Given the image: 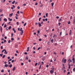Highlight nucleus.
<instances>
[{
  "label": "nucleus",
  "instance_id": "nucleus-1",
  "mask_svg": "<svg viewBox=\"0 0 75 75\" xmlns=\"http://www.w3.org/2000/svg\"><path fill=\"white\" fill-rule=\"evenodd\" d=\"M53 69L50 71V72L52 74V75L53 74V73H54V66H52Z\"/></svg>",
  "mask_w": 75,
  "mask_h": 75
},
{
  "label": "nucleus",
  "instance_id": "nucleus-2",
  "mask_svg": "<svg viewBox=\"0 0 75 75\" xmlns=\"http://www.w3.org/2000/svg\"><path fill=\"white\" fill-rule=\"evenodd\" d=\"M20 31H21V32H21L20 33H21V35H23V33H24V31L23 30V28H21L20 30Z\"/></svg>",
  "mask_w": 75,
  "mask_h": 75
},
{
  "label": "nucleus",
  "instance_id": "nucleus-3",
  "mask_svg": "<svg viewBox=\"0 0 75 75\" xmlns=\"http://www.w3.org/2000/svg\"><path fill=\"white\" fill-rule=\"evenodd\" d=\"M4 51H5L4 52V54H7V50H6V49L3 50L2 51V52H4Z\"/></svg>",
  "mask_w": 75,
  "mask_h": 75
},
{
  "label": "nucleus",
  "instance_id": "nucleus-4",
  "mask_svg": "<svg viewBox=\"0 0 75 75\" xmlns=\"http://www.w3.org/2000/svg\"><path fill=\"white\" fill-rule=\"evenodd\" d=\"M72 34V30H70L69 33V35H71Z\"/></svg>",
  "mask_w": 75,
  "mask_h": 75
},
{
  "label": "nucleus",
  "instance_id": "nucleus-5",
  "mask_svg": "<svg viewBox=\"0 0 75 75\" xmlns=\"http://www.w3.org/2000/svg\"><path fill=\"white\" fill-rule=\"evenodd\" d=\"M13 13H12L11 14H10L9 15L10 17H11L12 16H13Z\"/></svg>",
  "mask_w": 75,
  "mask_h": 75
},
{
  "label": "nucleus",
  "instance_id": "nucleus-6",
  "mask_svg": "<svg viewBox=\"0 0 75 75\" xmlns=\"http://www.w3.org/2000/svg\"><path fill=\"white\" fill-rule=\"evenodd\" d=\"M38 24L39 25V26L40 27L41 26V23H40L39 22L38 23Z\"/></svg>",
  "mask_w": 75,
  "mask_h": 75
},
{
  "label": "nucleus",
  "instance_id": "nucleus-7",
  "mask_svg": "<svg viewBox=\"0 0 75 75\" xmlns=\"http://www.w3.org/2000/svg\"><path fill=\"white\" fill-rule=\"evenodd\" d=\"M2 27H1V26H0V30H1V33H2Z\"/></svg>",
  "mask_w": 75,
  "mask_h": 75
},
{
  "label": "nucleus",
  "instance_id": "nucleus-8",
  "mask_svg": "<svg viewBox=\"0 0 75 75\" xmlns=\"http://www.w3.org/2000/svg\"><path fill=\"white\" fill-rule=\"evenodd\" d=\"M16 69V67H14L13 68V69H12L13 71H15V70Z\"/></svg>",
  "mask_w": 75,
  "mask_h": 75
},
{
  "label": "nucleus",
  "instance_id": "nucleus-9",
  "mask_svg": "<svg viewBox=\"0 0 75 75\" xmlns=\"http://www.w3.org/2000/svg\"><path fill=\"white\" fill-rule=\"evenodd\" d=\"M4 21H5L6 22V21H7V19H6V18H5L4 19Z\"/></svg>",
  "mask_w": 75,
  "mask_h": 75
},
{
  "label": "nucleus",
  "instance_id": "nucleus-10",
  "mask_svg": "<svg viewBox=\"0 0 75 75\" xmlns=\"http://www.w3.org/2000/svg\"><path fill=\"white\" fill-rule=\"evenodd\" d=\"M9 68H11V67H13V65H12V64H11L9 65Z\"/></svg>",
  "mask_w": 75,
  "mask_h": 75
},
{
  "label": "nucleus",
  "instance_id": "nucleus-11",
  "mask_svg": "<svg viewBox=\"0 0 75 75\" xmlns=\"http://www.w3.org/2000/svg\"><path fill=\"white\" fill-rule=\"evenodd\" d=\"M15 2H16V1H13V2H12V4H14V3H15Z\"/></svg>",
  "mask_w": 75,
  "mask_h": 75
},
{
  "label": "nucleus",
  "instance_id": "nucleus-12",
  "mask_svg": "<svg viewBox=\"0 0 75 75\" xmlns=\"http://www.w3.org/2000/svg\"><path fill=\"white\" fill-rule=\"evenodd\" d=\"M29 47H27V52H28V51H29Z\"/></svg>",
  "mask_w": 75,
  "mask_h": 75
},
{
  "label": "nucleus",
  "instance_id": "nucleus-13",
  "mask_svg": "<svg viewBox=\"0 0 75 75\" xmlns=\"http://www.w3.org/2000/svg\"><path fill=\"white\" fill-rule=\"evenodd\" d=\"M4 67H8V65L7 64H6L4 65Z\"/></svg>",
  "mask_w": 75,
  "mask_h": 75
},
{
  "label": "nucleus",
  "instance_id": "nucleus-14",
  "mask_svg": "<svg viewBox=\"0 0 75 75\" xmlns=\"http://www.w3.org/2000/svg\"><path fill=\"white\" fill-rule=\"evenodd\" d=\"M11 26H9L8 29V30H10V29H11Z\"/></svg>",
  "mask_w": 75,
  "mask_h": 75
},
{
  "label": "nucleus",
  "instance_id": "nucleus-15",
  "mask_svg": "<svg viewBox=\"0 0 75 75\" xmlns=\"http://www.w3.org/2000/svg\"><path fill=\"white\" fill-rule=\"evenodd\" d=\"M57 37V35H54V36H53V38H54V37Z\"/></svg>",
  "mask_w": 75,
  "mask_h": 75
},
{
  "label": "nucleus",
  "instance_id": "nucleus-16",
  "mask_svg": "<svg viewBox=\"0 0 75 75\" xmlns=\"http://www.w3.org/2000/svg\"><path fill=\"white\" fill-rule=\"evenodd\" d=\"M66 62H67V59H65L64 60V63H66Z\"/></svg>",
  "mask_w": 75,
  "mask_h": 75
},
{
  "label": "nucleus",
  "instance_id": "nucleus-17",
  "mask_svg": "<svg viewBox=\"0 0 75 75\" xmlns=\"http://www.w3.org/2000/svg\"><path fill=\"white\" fill-rule=\"evenodd\" d=\"M54 3H51V5H52V7H53V6H54Z\"/></svg>",
  "mask_w": 75,
  "mask_h": 75
},
{
  "label": "nucleus",
  "instance_id": "nucleus-18",
  "mask_svg": "<svg viewBox=\"0 0 75 75\" xmlns=\"http://www.w3.org/2000/svg\"><path fill=\"white\" fill-rule=\"evenodd\" d=\"M26 59L27 60H28V57H26Z\"/></svg>",
  "mask_w": 75,
  "mask_h": 75
},
{
  "label": "nucleus",
  "instance_id": "nucleus-19",
  "mask_svg": "<svg viewBox=\"0 0 75 75\" xmlns=\"http://www.w3.org/2000/svg\"><path fill=\"white\" fill-rule=\"evenodd\" d=\"M69 74H70V72L69 71L67 72V75H69Z\"/></svg>",
  "mask_w": 75,
  "mask_h": 75
},
{
  "label": "nucleus",
  "instance_id": "nucleus-20",
  "mask_svg": "<svg viewBox=\"0 0 75 75\" xmlns=\"http://www.w3.org/2000/svg\"><path fill=\"white\" fill-rule=\"evenodd\" d=\"M5 57H6V55H4L2 57V58H5Z\"/></svg>",
  "mask_w": 75,
  "mask_h": 75
},
{
  "label": "nucleus",
  "instance_id": "nucleus-21",
  "mask_svg": "<svg viewBox=\"0 0 75 75\" xmlns=\"http://www.w3.org/2000/svg\"><path fill=\"white\" fill-rule=\"evenodd\" d=\"M6 27H7V25L5 24L4 25V28H6Z\"/></svg>",
  "mask_w": 75,
  "mask_h": 75
},
{
  "label": "nucleus",
  "instance_id": "nucleus-22",
  "mask_svg": "<svg viewBox=\"0 0 75 75\" xmlns=\"http://www.w3.org/2000/svg\"><path fill=\"white\" fill-rule=\"evenodd\" d=\"M44 59H45V57H43L42 58V61L44 60Z\"/></svg>",
  "mask_w": 75,
  "mask_h": 75
},
{
  "label": "nucleus",
  "instance_id": "nucleus-23",
  "mask_svg": "<svg viewBox=\"0 0 75 75\" xmlns=\"http://www.w3.org/2000/svg\"><path fill=\"white\" fill-rule=\"evenodd\" d=\"M53 41H54V40L53 39H52L51 40V42H52V43H53Z\"/></svg>",
  "mask_w": 75,
  "mask_h": 75
},
{
  "label": "nucleus",
  "instance_id": "nucleus-24",
  "mask_svg": "<svg viewBox=\"0 0 75 75\" xmlns=\"http://www.w3.org/2000/svg\"><path fill=\"white\" fill-rule=\"evenodd\" d=\"M16 24L17 25H19V23H18V22H17L16 23Z\"/></svg>",
  "mask_w": 75,
  "mask_h": 75
},
{
  "label": "nucleus",
  "instance_id": "nucleus-25",
  "mask_svg": "<svg viewBox=\"0 0 75 75\" xmlns=\"http://www.w3.org/2000/svg\"><path fill=\"white\" fill-rule=\"evenodd\" d=\"M11 42V41L10 40H9L8 41V43H9V44H10V43Z\"/></svg>",
  "mask_w": 75,
  "mask_h": 75
},
{
  "label": "nucleus",
  "instance_id": "nucleus-26",
  "mask_svg": "<svg viewBox=\"0 0 75 75\" xmlns=\"http://www.w3.org/2000/svg\"><path fill=\"white\" fill-rule=\"evenodd\" d=\"M3 46H1V50H3Z\"/></svg>",
  "mask_w": 75,
  "mask_h": 75
},
{
  "label": "nucleus",
  "instance_id": "nucleus-27",
  "mask_svg": "<svg viewBox=\"0 0 75 75\" xmlns=\"http://www.w3.org/2000/svg\"><path fill=\"white\" fill-rule=\"evenodd\" d=\"M4 35H5L4 34H2V37H4Z\"/></svg>",
  "mask_w": 75,
  "mask_h": 75
},
{
  "label": "nucleus",
  "instance_id": "nucleus-28",
  "mask_svg": "<svg viewBox=\"0 0 75 75\" xmlns=\"http://www.w3.org/2000/svg\"><path fill=\"white\" fill-rule=\"evenodd\" d=\"M12 60V59H10L8 60V62H9L10 61H11Z\"/></svg>",
  "mask_w": 75,
  "mask_h": 75
},
{
  "label": "nucleus",
  "instance_id": "nucleus-29",
  "mask_svg": "<svg viewBox=\"0 0 75 75\" xmlns=\"http://www.w3.org/2000/svg\"><path fill=\"white\" fill-rule=\"evenodd\" d=\"M1 72H4V70H1Z\"/></svg>",
  "mask_w": 75,
  "mask_h": 75
},
{
  "label": "nucleus",
  "instance_id": "nucleus-30",
  "mask_svg": "<svg viewBox=\"0 0 75 75\" xmlns=\"http://www.w3.org/2000/svg\"><path fill=\"white\" fill-rule=\"evenodd\" d=\"M64 58H63V59H62V61L63 63H64Z\"/></svg>",
  "mask_w": 75,
  "mask_h": 75
},
{
  "label": "nucleus",
  "instance_id": "nucleus-31",
  "mask_svg": "<svg viewBox=\"0 0 75 75\" xmlns=\"http://www.w3.org/2000/svg\"><path fill=\"white\" fill-rule=\"evenodd\" d=\"M41 18L40 17V18L39 19V21H40V20H41Z\"/></svg>",
  "mask_w": 75,
  "mask_h": 75
},
{
  "label": "nucleus",
  "instance_id": "nucleus-32",
  "mask_svg": "<svg viewBox=\"0 0 75 75\" xmlns=\"http://www.w3.org/2000/svg\"><path fill=\"white\" fill-rule=\"evenodd\" d=\"M46 16L47 17H48V13H46Z\"/></svg>",
  "mask_w": 75,
  "mask_h": 75
},
{
  "label": "nucleus",
  "instance_id": "nucleus-33",
  "mask_svg": "<svg viewBox=\"0 0 75 75\" xmlns=\"http://www.w3.org/2000/svg\"><path fill=\"white\" fill-rule=\"evenodd\" d=\"M41 64L40 65L39 68V69H41Z\"/></svg>",
  "mask_w": 75,
  "mask_h": 75
},
{
  "label": "nucleus",
  "instance_id": "nucleus-34",
  "mask_svg": "<svg viewBox=\"0 0 75 75\" xmlns=\"http://www.w3.org/2000/svg\"><path fill=\"white\" fill-rule=\"evenodd\" d=\"M41 63V62H38V65H39L40 64V63Z\"/></svg>",
  "mask_w": 75,
  "mask_h": 75
},
{
  "label": "nucleus",
  "instance_id": "nucleus-35",
  "mask_svg": "<svg viewBox=\"0 0 75 75\" xmlns=\"http://www.w3.org/2000/svg\"><path fill=\"white\" fill-rule=\"evenodd\" d=\"M37 32H38V34H39L40 33V31L38 30L37 31Z\"/></svg>",
  "mask_w": 75,
  "mask_h": 75
},
{
  "label": "nucleus",
  "instance_id": "nucleus-36",
  "mask_svg": "<svg viewBox=\"0 0 75 75\" xmlns=\"http://www.w3.org/2000/svg\"><path fill=\"white\" fill-rule=\"evenodd\" d=\"M40 48H41V47H39V48H38L37 50H40Z\"/></svg>",
  "mask_w": 75,
  "mask_h": 75
},
{
  "label": "nucleus",
  "instance_id": "nucleus-37",
  "mask_svg": "<svg viewBox=\"0 0 75 75\" xmlns=\"http://www.w3.org/2000/svg\"><path fill=\"white\" fill-rule=\"evenodd\" d=\"M37 64H38V63H36L35 64V66H37Z\"/></svg>",
  "mask_w": 75,
  "mask_h": 75
},
{
  "label": "nucleus",
  "instance_id": "nucleus-38",
  "mask_svg": "<svg viewBox=\"0 0 75 75\" xmlns=\"http://www.w3.org/2000/svg\"><path fill=\"white\" fill-rule=\"evenodd\" d=\"M3 54H0V56H1V57H3Z\"/></svg>",
  "mask_w": 75,
  "mask_h": 75
},
{
  "label": "nucleus",
  "instance_id": "nucleus-39",
  "mask_svg": "<svg viewBox=\"0 0 75 75\" xmlns=\"http://www.w3.org/2000/svg\"><path fill=\"white\" fill-rule=\"evenodd\" d=\"M3 11V10L2 9H0V12H2Z\"/></svg>",
  "mask_w": 75,
  "mask_h": 75
},
{
  "label": "nucleus",
  "instance_id": "nucleus-40",
  "mask_svg": "<svg viewBox=\"0 0 75 75\" xmlns=\"http://www.w3.org/2000/svg\"><path fill=\"white\" fill-rule=\"evenodd\" d=\"M20 13L21 14H23V11H21Z\"/></svg>",
  "mask_w": 75,
  "mask_h": 75
},
{
  "label": "nucleus",
  "instance_id": "nucleus-41",
  "mask_svg": "<svg viewBox=\"0 0 75 75\" xmlns=\"http://www.w3.org/2000/svg\"><path fill=\"white\" fill-rule=\"evenodd\" d=\"M11 40H12V41H13V40H14V38H11Z\"/></svg>",
  "mask_w": 75,
  "mask_h": 75
},
{
  "label": "nucleus",
  "instance_id": "nucleus-42",
  "mask_svg": "<svg viewBox=\"0 0 75 75\" xmlns=\"http://www.w3.org/2000/svg\"><path fill=\"white\" fill-rule=\"evenodd\" d=\"M13 31H15L16 30H15V29H14V28H13Z\"/></svg>",
  "mask_w": 75,
  "mask_h": 75
},
{
  "label": "nucleus",
  "instance_id": "nucleus-43",
  "mask_svg": "<svg viewBox=\"0 0 75 75\" xmlns=\"http://www.w3.org/2000/svg\"><path fill=\"white\" fill-rule=\"evenodd\" d=\"M15 18H16V19L17 20L18 19V17H17V16H15Z\"/></svg>",
  "mask_w": 75,
  "mask_h": 75
},
{
  "label": "nucleus",
  "instance_id": "nucleus-44",
  "mask_svg": "<svg viewBox=\"0 0 75 75\" xmlns=\"http://www.w3.org/2000/svg\"><path fill=\"white\" fill-rule=\"evenodd\" d=\"M73 71L75 72V68H74V69L73 70Z\"/></svg>",
  "mask_w": 75,
  "mask_h": 75
},
{
  "label": "nucleus",
  "instance_id": "nucleus-45",
  "mask_svg": "<svg viewBox=\"0 0 75 75\" xmlns=\"http://www.w3.org/2000/svg\"><path fill=\"white\" fill-rule=\"evenodd\" d=\"M24 54H25V55H27V52H25L24 53Z\"/></svg>",
  "mask_w": 75,
  "mask_h": 75
},
{
  "label": "nucleus",
  "instance_id": "nucleus-46",
  "mask_svg": "<svg viewBox=\"0 0 75 75\" xmlns=\"http://www.w3.org/2000/svg\"><path fill=\"white\" fill-rule=\"evenodd\" d=\"M2 16H3V14H1V15H0V17H1Z\"/></svg>",
  "mask_w": 75,
  "mask_h": 75
},
{
  "label": "nucleus",
  "instance_id": "nucleus-47",
  "mask_svg": "<svg viewBox=\"0 0 75 75\" xmlns=\"http://www.w3.org/2000/svg\"><path fill=\"white\" fill-rule=\"evenodd\" d=\"M38 5V3H36L35 4V5L36 6H37V5Z\"/></svg>",
  "mask_w": 75,
  "mask_h": 75
},
{
  "label": "nucleus",
  "instance_id": "nucleus-48",
  "mask_svg": "<svg viewBox=\"0 0 75 75\" xmlns=\"http://www.w3.org/2000/svg\"><path fill=\"white\" fill-rule=\"evenodd\" d=\"M26 24H27V23H25L24 24V25H23L24 26H25V25H26Z\"/></svg>",
  "mask_w": 75,
  "mask_h": 75
},
{
  "label": "nucleus",
  "instance_id": "nucleus-49",
  "mask_svg": "<svg viewBox=\"0 0 75 75\" xmlns=\"http://www.w3.org/2000/svg\"><path fill=\"white\" fill-rule=\"evenodd\" d=\"M28 61L29 62H31V60H30V59H29L28 60Z\"/></svg>",
  "mask_w": 75,
  "mask_h": 75
},
{
  "label": "nucleus",
  "instance_id": "nucleus-50",
  "mask_svg": "<svg viewBox=\"0 0 75 75\" xmlns=\"http://www.w3.org/2000/svg\"><path fill=\"white\" fill-rule=\"evenodd\" d=\"M54 45L56 46V45H57V43H55L54 44Z\"/></svg>",
  "mask_w": 75,
  "mask_h": 75
},
{
  "label": "nucleus",
  "instance_id": "nucleus-51",
  "mask_svg": "<svg viewBox=\"0 0 75 75\" xmlns=\"http://www.w3.org/2000/svg\"><path fill=\"white\" fill-rule=\"evenodd\" d=\"M70 23L71 22H70V21H69V22H68V24H70Z\"/></svg>",
  "mask_w": 75,
  "mask_h": 75
},
{
  "label": "nucleus",
  "instance_id": "nucleus-52",
  "mask_svg": "<svg viewBox=\"0 0 75 75\" xmlns=\"http://www.w3.org/2000/svg\"><path fill=\"white\" fill-rule=\"evenodd\" d=\"M62 55H64V52H62Z\"/></svg>",
  "mask_w": 75,
  "mask_h": 75
},
{
  "label": "nucleus",
  "instance_id": "nucleus-53",
  "mask_svg": "<svg viewBox=\"0 0 75 75\" xmlns=\"http://www.w3.org/2000/svg\"><path fill=\"white\" fill-rule=\"evenodd\" d=\"M72 61H75V58H73L72 59Z\"/></svg>",
  "mask_w": 75,
  "mask_h": 75
},
{
  "label": "nucleus",
  "instance_id": "nucleus-54",
  "mask_svg": "<svg viewBox=\"0 0 75 75\" xmlns=\"http://www.w3.org/2000/svg\"><path fill=\"white\" fill-rule=\"evenodd\" d=\"M42 40L41 39H39V41H41Z\"/></svg>",
  "mask_w": 75,
  "mask_h": 75
},
{
  "label": "nucleus",
  "instance_id": "nucleus-55",
  "mask_svg": "<svg viewBox=\"0 0 75 75\" xmlns=\"http://www.w3.org/2000/svg\"><path fill=\"white\" fill-rule=\"evenodd\" d=\"M41 13H39V16H41Z\"/></svg>",
  "mask_w": 75,
  "mask_h": 75
},
{
  "label": "nucleus",
  "instance_id": "nucleus-56",
  "mask_svg": "<svg viewBox=\"0 0 75 75\" xmlns=\"http://www.w3.org/2000/svg\"><path fill=\"white\" fill-rule=\"evenodd\" d=\"M72 16H71L70 17V19H72Z\"/></svg>",
  "mask_w": 75,
  "mask_h": 75
},
{
  "label": "nucleus",
  "instance_id": "nucleus-57",
  "mask_svg": "<svg viewBox=\"0 0 75 75\" xmlns=\"http://www.w3.org/2000/svg\"><path fill=\"white\" fill-rule=\"evenodd\" d=\"M8 72H10V70H8Z\"/></svg>",
  "mask_w": 75,
  "mask_h": 75
},
{
  "label": "nucleus",
  "instance_id": "nucleus-58",
  "mask_svg": "<svg viewBox=\"0 0 75 75\" xmlns=\"http://www.w3.org/2000/svg\"><path fill=\"white\" fill-rule=\"evenodd\" d=\"M58 24H59V25H61V23H59Z\"/></svg>",
  "mask_w": 75,
  "mask_h": 75
},
{
  "label": "nucleus",
  "instance_id": "nucleus-59",
  "mask_svg": "<svg viewBox=\"0 0 75 75\" xmlns=\"http://www.w3.org/2000/svg\"><path fill=\"white\" fill-rule=\"evenodd\" d=\"M24 65V63H21V65Z\"/></svg>",
  "mask_w": 75,
  "mask_h": 75
},
{
  "label": "nucleus",
  "instance_id": "nucleus-60",
  "mask_svg": "<svg viewBox=\"0 0 75 75\" xmlns=\"http://www.w3.org/2000/svg\"><path fill=\"white\" fill-rule=\"evenodd\" d=\"M46 67L47 68H48V67H49L48 65H47Z\"/></svg>",
  "mask_w": 75,
  "mask_h": 75
},
{
  "label": "nucleus",
  "instance_id": "nucleus-61",
  "mask_svg": "<svg viewBox=\"0 0 75 75\" xmlns=\"http://www.w3.org/2000/svg\"><path fill=\"white\" fill-rule=\"evenodd\" d=\"M4 39L3 38H2L1 40L2 41H3V40H4Z\"/></svg>",
  "mask_w": 75,
  "mask_h": 75
},
{
  "label": "nucleus",
  "instance_id": "nucleus-62",
  "mask_svg": "<svg viewBox=\"0 0 75 75\" xmlns=\"http://www.w3.org/2000/svg\"><path fill=\"white\" fill-rule=\"evenodd\" d=\"M41 24H43V21H42L41 22Z\"/></svg>",
  "mask_w": 75,
  "mask_h": 75
},
{
  "label": "nucleus",
  "instance_id": "nucleus-63",
  "mask_svg": "<svg viewBox=\"0 0 75 75\" xmlns=\"http://www.w3.org/2000/svg\"><path fill=\"white\" fill-rule=\"evenodd\" d=\"M42 20H43V21H45V19H42Z\"/></svg>",
  "mask_w": 75,
  "mask_h": 75
},
{
  "label": "nucleus",
  "instance_id": "nucleus-64",
  "mask_svg": "<svg viewBox=\"0 0 75 75\" xmlns=\"http://www.w3.org/2000/svg\"><path fill=\"white\" fill-rule=\"evenodd\" d=\"M75 19H74V23H75Z\"/></svg>",
  "mask_w": 75,
  "mask_h": 75
}]
</instances>
